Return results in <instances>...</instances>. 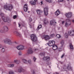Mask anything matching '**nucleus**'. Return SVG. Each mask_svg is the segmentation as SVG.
<instances>
[{
  "mask_svg": "<svg viewBox=\"0 0 74 74\" xmlns=\"http://www.w3.org/2000/svg\"><path fill=\"white\" fill-rule=\"evenodd\" d=\"M0 15L1 16H2L1 18L2 19V20L5 22H11V19L8 17H5L4 16V14L3 13H0Z\"/></svg>",
  "mask_w": 74,
  "mask_h": 74,
  "instance_id": "nucleus-1",
  "label": "nucleus"
},
{
  "mask_svg": "<svg viewBox=\"0 0 74 74\" xmlns=\"http://www.w3.org/2000/svg\"><path fill=\"white\" fill-rule=\"evenodd\" d=\"M31 40L33 42H36L37 41V38L35 34H32L31 35Z\"/></svg>",
  "mask_w": 74,
  "mask_h": 74,
  "instance_id": "nucleus-2",
  "label": "nucleus"
},
{
  "mask_svg": "<svg viewBox=\"0 0 74 74\" xmlns=\"http://www.w3.org/2000/svg\"><path fill=\"white\" fill-rule=\"evenodd\" d=\"M4 42L7 43L9 45H11L12 44V42L11 40L8 38H6L4 40Z\"/></svg>",
  "mask_w": 74,
  "mask_h": 74,
  "instance_id": "nucleus-3",
  "label": "nucleus"
},
{
  "mask_svg": "<svg viewBox=\"0 0 74 74\" xmlns=\"http://www.w3.org/2000/svg\"><path fill=\"white\" fill-rule=\"evenodd\" d=\"M12 5H11L8 7H7V5H5L4 6V8L5 9V10H12L13 8Z\"/></svg>",
  "mask_w": 74,
  "mask_h": 74,
  "instance_id": "nucleus-4",
  "label": "nucleus"
},
{
  "mask_svg": "<svg viewBox=\"0 0 74 74\" xmlns=\"http://www.w3.org/2000/svg\"><path fill=\"white\" fill-rule=\"evenodd\" d=\"M44 11L45 15L47 16L48 14V8L46 7L44 8Z\"/></svg>",
  "mask_w": 74,
  "mask_h": 74,
  "instance_id": "nucleus-5",
  "label": "nucleus"
},
{
  "mask_svg": "<svg viewBox=\"0 0 74 74\" xmlns=\"http://www.w3.org/2000/svg\"><path fill=\"white\" fill-rule=\"evenodd\" d=\"M33 53V49L31 48H29L27 51V53L28 54H32Z\"/></svg>",
  "mask_w": 74,
  "mask_h": 74,
  "instance_id": "nucleus-6",
  "label": "nucleus"
},
{
  "mask_svg": "<svg viewBox=\"0 0 74 74\" xmlns=\"http://www.w3.org/2000/svg\"><path fill=\"white\" fill-rule=\"evenodd\" d=\"M55 42L54 41V40H52V41H49V43L48 44V45L50 47L51 46H52L53 45L55 44Z\"/></svg>",
  "mask_w": 74,
  "mask_h": 74,
  "instance_id": "nucleus-7",
  "label": "nucleus"
},
{
  "mask_svg": "<svg viewBox=\"0 0 74 74\" xmlns=\"http://www.w3.org/2000/svg\"><path fill=\"white\" fill-rule=\"evenodd\" d=\"M65 15L67 18H70L72 16V13L69 12L66 14Z\"/></svg>",
  "mask_w": 74,
  "mask_h": 74,
  "instance_id": "nucleus-8",
  "label": "nucleus"
},
{
  "mask_svg": "<svg viewBox=\"0 0 74 74\" xmlns=\"http://www.w3.org/2000/svg\"><path fill=\"white\" fill-rule=\"evenodd\" d=\"M42 38H44L46 40H48L50 39V37L48 35H44L42 36Z\"/></svg>",
  "mask_w": 74,
  "mask_h": 74,
  "instance_id": "nucleus-9",
  "label": "nucleus"
},
{
  "mask_svg": "<svg viewBox=\"0 0 74 74\" xmlns=\"http://www.w3.org/2000/svg\"><path fill=\"white\" fill-rule=\"evenodd\" d=\"M24 10L25 12H27L28 10V8L27 7V5L25 4L24 5Z\"/></svg>",
  "mask_w": 74,
  "mask_h": 74,
  "instance_id": "nucleus-10",
  "label": "nucleus"
},
{
  "mask_svg": "<svg viewBox=\"0 0 74 74\" xmlns=\"http://www.w3.org/2000/svg\"><path fill=\"white\" fill-rule=\"evenodd\" d=\"M23 46L22 45H19L17 47V49L18 50H22L23 49Z\"/></svg>",
  "mask_w": 74,
  "mask_h": 74,
  "instance_id": "nucleus-11",
  "label": "nucleus"
},
{
  "mask_svg": "<svg viewBox=\"0 0 74 74\" xmlns=\"http://www.w3.org/2000/svg\"><path fill=\"white\" fill-rule=\"evenodd\" d=\"M68 34L70 36H73L74 35V31H69L68 32Z\"/></svg>",
  "mask_w": 74,
  "mask_h": 74,
  "instance_id": "nucleus-12",
  "label": "nucleus"
},
{
  "mask_svg": "<svg viewBox=\"0 0 74 74\" xmlns=\"http://www.w3.org/2000/svg\"><path fill=\"white\" fill-rule=\"evenodd\" d=\"M71 24V23H70V22H69V23H68L67 22H66L65 24V27H69V26H70Z\"/></svg>",
  "mask_w": 74,
  "mask_h": 74,
  "instance_id": "nucleus-13",
  "label": "nucleus"
},
{
  "mask_svg": "<svg viewBox=\"0 0 74 74\" xmlns=\"http://www.w3.org/2000/svg\"><path fill=\"white\" fill-rule=\"evenodd\" d=\"M60 14V12H59V10H58L55 13V15L56 16H58L59 14Z\"/></svg>",
  "mask_w": 74,
  "mask_h": 74,
  "instance_id": "nucleus-14",
  "label": "nucleus"
},
{
  "mask_svg": "<svg viewBox=\"0 0 74 74\" xmlns=\"http://www.w3.org/2000/svg\"><path fill=\"white\" fill-rule=\"evenodd\" d=\"M52 49L53 50L55 51V50H56L58 49V46L55 45H53Z\"/></svg>",
  "mask_w": 74,
  "mask_h": 74,
  "instance_id": "nucleus-15",
  "label": "nucleus"
},
{
  "mask_svg": "<svg viewBox=\"0 0 74 74\" xmlns=\"http://www.w3.org/2000/svg\"><path fill=\"white\" fill-rule=\"evenodd\" d=\"M49 57H45L43 58L44 60H46V61H49Z\"/></svg>",
  "mask_w": 74,
  "mask_h": 74,
  "instance_id": "nucleus-16",
  "label": "nucleus"
},
{
  "mask_svg": "<svg viewBox=\"0 0 74 74\" xmlns=\"http://www.w3.org/2000/svg\"><path fill=\"white\" fill-rule=\"evenodd\" d=\"M18 71L19 73H21L23 71L22 68L21 67H19L18 69Z\"/></svg>",
  "mask_w": 74,
  "mask_h": 74,
  "instance_id": "nucleus-17",
  "label": "nucleus"
},
{
  "mask_svg": "<svg viewBox=\"0 0 74 74\" xmlns=\"http://www.w3.org/2000/svg\"><path fill=\"white\" fill-rule=\"evenodd\" d=\"M36 12H37V14L38 15H40L41 13V12H42L41 11V10H36Z\"/></svg>",
  "mask_w": 74,
  "mask_h": 74,
  "instance_id": "nucleus-18",
  "label": "nucleus"
},
{
  "mask_svg": "<svg viewBox=\"0 0 74 74\" xmlns=\"http://www.w3.org/2000/svg\"><path fill=\"white\" fill-rule=\"evenodd\" d=\"M29 3L32 5H35L36 4V2L34 1H30L29 2Z\"/></svg>",
  "mask_w": 74,
  "mask_h": 74,
  "instance_id": "nucleus-19",
  "label": "nucleus"
},
{
  "mask_svg": "<svg viewBox=\"0 0 74 74\" xmlns=\"http://www.w3.org/2000/svg\"><path fill=\"white\" fill-rule=\"evenodd\" d=\"M4 32H7L8 30V27L6 26H5L4 27Z\"/></svg>",
  "mask_w": 74,
  "mask_h": 74,
  "instance_id": "nucleus-20",
  "label": "nucleus"
},
{
  "mask_svg": "<svg viewBox=\"0 0 74 74\" xmlns=\"http://www.w3.org/2000/svg\"><path fill=\"white\" fill-rule=\"evenodd\" d=\"M14 34H17V35H18V36H19L20 37H21V34H20L18 33V32H16V31L14 32Z\"/></svg>",
  "mask_w": 74,
  "mask_h": 74,
  "instance_id": "nucleus-21",
  "label": "nucleus"
},
{
  "mask_svg": "<svg viewBox=\"0 0 74 74\" xmlns=\"http://www.w3.org/2000/svg\"><path fill=\"white\" fill-rule=\"evenodd\" d=\"M55 23H56V22L55 23V21H51L50 22V25H54Z\"/></svg>",
  "mask_w": 74,
  "mask_h": 74,
  "instance_id": "nucleus-22",
  "label": "nucleus"
},
{
  "mask_svg": "<svg viewBox=\"0 0 74 74\" xmlns=\"http://www.w3.org/2000/svg\"><path fill=\"white\" fill-rule=\"evenodd\" d=\"M14 62L18 64H19V63H20V61H19V60H16L14 61Z\"/></svg>",
  "mask_w": 74,
  "mask_h": 74,
  "instance_id": "nucleus-23",
  "label": "nucleus"
},
{
  "mask_svg": "<svg viewBox=\"0 0 74 74\" xmlns=\"http://www.w3.org/2000/svg\"><path fill=\"white\" fill-rule=\"evenodd\" d=\"M69 47L70 49H74V48L73 47V45H72V43H70Z\"/></svg>",
  "mask_w": 74,
  "mask_h": 74,
  "instance_id": "nucleus-24",
  "label": "nucleus"
},
{
  "mask_svg": "<svg viewBox=\"0 0 74 74\" xmlns=\"http://www.w3.org/2000/svg\"><path fill=\"white\" fill-rule=\"evenodd\" d=\"M44 23L46 25L48 24V20L45 19L44 20Z\"/></svg>",
  "mask_w": 74,
  "mask_h": 74,
  "instance_id": "nucleus-25",
  "label": "nucleus"
},
{
  "mask_svg": "<svg viewBox=\"0 0 74 74\" xmlns=\"http://www.w3.org/2000/svg\"><path fill=\"white\" fill-rule=\"evenodd\" d=\"M64 40H61L60 43H61V47H62L63 46V45H64Z\"/></svg>",
  "mask_w": 74,
  "mask_h": 74,
  "instance_id": "nucleus-26",
  "label": "nucleus"
},
{
  "mask_svg": "<svg viewBox=\"0 0 74 74\" xmlns=\"http://www.w3.org/2000/svg\"><path fill=\"white\" fill-rule=\"evenodd\" d=\"M8 67H13L14 66V64H10L8 65Z\"/></svg>",
  "mask_w": 74,
  "mask_h": 74,
  "instance_id": "nucleus-27",
  "label": "nucleus"
},
{
  "mask_svg": "<svg viewBox=\"0 0 74 74\" xmlns=\"http://www.w3.org/2000/svg\"><path fill=\"white\" fill-rule=\"evenodd\" d=\"M41 27H42V25H39L38 27L37 28V30H38L40 29H41Z\"/></svg>",
  "mask_w": 74,
  "mask_h": 74,
  "instance_id": "nucleus-28",
  "label": "nucleus"
},
{
  "mask_svg": "<svg viewBox=\"0 0 74 74\" xmlns=\"http://www.w3.org/2000/svg\"><path fill=\"white\" fill-rule=\"evenodd\" d=\"M22 61L23 63H26V64H27V61L26 60V59H23L22 60Z\"/></svg>",
  "mask_w": 74,
  "mask_h": 74,
  "instance_id": "nucleus-29",
  "label": "nucleus"
},
{
  "mask_svg": "<svg viewBox=\"0 0 74 74\" xmlns=\"http://www.w3.org/2000/svg\"><path fill=\"white\" fill-rule=\"evenodd\" d=\"M54 36L55 34H51L50 36V38H52V37H54Z\"/></svg>",
  "mask_w": 74,
  "mask_h": 74,
  "instance_id": "nucleus-30",
  "label": "nucleus"
},
{
  "mask_svg": "<svg viewBox=\"0 0 74 74\" xmlns=\"http://www.w3.org/2000/svg\"><path fill=\"white\" fill-rule=\"evenodd\" d=\"M64 36L65 38H68V34H67L66 33H65Z\"/></svg>",
  "mask_w": 74,
  "mask_h": 74,
  "instance_id": "nucleus-31",
  "label": "nucleus"
},
{
  "mask_svg": "<svg viewBox=\"0 0 74 74\" xmlns=\"http://www.w3.org/2000/svg\"><path fill=\"white\" fill-rule=\"evenodd\" d=\"M56 37L58 38H60V37H61V36H60V35L59 34H57L56 35Z\"/></svg>",
  "mask_w": 74,
  "mask_h": 74,
  "instance_id": "nucleus-32",
  "label": "nucleus"
},
{
  "mask_svg": "<svg viewBox=\"0 0 74 74\" xmlns=\"http://www.w3.org/2000/svg\"><path fill=\"white\" fill-rule=\"evenodd\" d=\"M66 22H68V23L70 22V23H71V21H70V19H66Z\"/></svg>",
  "mask_w": 74,
  "mask_h": 74,
  "instance_id": "nucleus-33",
  "label": "nucleus"
},
{
  "mask_svg": "<svg viewBox=\"0 0 74 74\" xmlns=\"http://www.w3.org/2000/svg\"><path fill=\"white\" fill-rule=\"evenodd\" d=\"M45 1L47 2L48 3H51L52 2V0H45Z\"/></svg>",
  "mask_w": 74,
  "mask_h": 74,
  "instance_id": "nucleus-34",
  "label": "nucleus"
},
{
  "mask_svg": "<svg viewBox=\"0 0 74 74\" xmlns=\"http://www.w3.org/2000/svg\"><path fill=\"white\" fill-rule=\"evenodd\" d=\"M40 56H44L45 55V53H42L40 54Z\"/></svg>",
  "mask_w": 74,
  "mask_h": 74,
  "instance_id": "nucleus-35",
  "label": "nucleus"
},
{
  "mask_svg": "<svg viewBox=\"0 0 74 74\" xmlns=\"http://www.w3.org/2000/svg\"><path fill=\"white\" fill-rule=\"evenodd\" d=\"M5 51V49H4V48H2L1 50V52H4Z\"/></svg>",
  "mask_w": 74,
  "mask_h": 74,
  "instance_id": "nucleus-36",
  "label": "nucleus"
},
{
  "mask_svg": "<svg viewBox=\"0 0 74 74\" xmlns=\"http://www.w3.org/2000/svg\"><path fill=\"white\" fill-rule=\"evenodd\" d=\"M9 74H14V72L12 71H9Z\"/></svg>",
  "mask_w": 74,
  "mask_h": 74,
  "instance_id": "nucleus-37",
  "label": "nucleus"
},
{
  "mask_svg": "<svg viewBox=\"0 0 74 74\" xmlns=\"http://www.w3.org/2000/svg\"><path fill=\"white\" fill-rule=\"evenodd\" d=\"M4 31H3V30L2 29L0 30V33H4Z\"/></svg>",
  "mask_w": 74,
  "mask_h": 74,
  "instance_id": "nucleus-38",
  "label": "nucleus"
},
{
  "mask_svg": "<svg viewBox=\"0 0 74 74\" xmlns=\"http://www.w3.org/2000/svg\"><path fill=\"white\" fill-rule=\"evenodd\" d=\"M27 62V63H29V64H30V63H32V61H31V60H28V61Z\"/></svg>",
  "mask_w": 74,
  "mask_h": 74,
  "instance_id": "nucleus-39",
  "label": "nucleus"
},
{
  "mask_svg": "<svg viewBox=\"0 0 74 74\" xmlns=\"http://www.w3.org/2000/svg\"><path fill=\"white\" fill-rule=\"evenodd\" d=\"M33 59L34 61L35 62L36 60V58H35V57H34L33 58Z\"/></svg>",
  "mask_w": 74,
  "mask_h": 74,
  "instance_id": "nucleus-40",
  "label": "nucleus"
},
{
  "mask_svg": "<svg viewBox=\"0 0 74 74\" xmlns=\"http://www.w3.org/2000/svg\"><path fill=\"white\" fill-rule=\"evenodd\" d=\"M67 69L68 70H70V69H71V67H70V66H68L67 67Z\"/></svg>",
  "mask_w": 74,
  "mask_h": 74,
  "instance_id": "nucleus-41",
  "label": "nucleus"
},
{
  "mask_svg": "<svg viewBox=\"0 0 74 74\" xmlns=\"http://www.w3.org/2000/svg\"><path fill=\"white\" fill-rule=\"evenodd\" d=\"M17 17V16L16 15L14 16H13V18L14 19H16V17Z\"/></svg>",
  "mask_w": 74,
  "mask_h": 74,
  "instance_id": "nucleus-42",
  "label": "nucleus"
},
{
  "mask_svg": "<svg viewBox=\"0 0 74 74\" xmlns=\"http://www.w3.org/2000/svg\"><path fill=\"white\" fill-rule=\"evenodd\" d=\"M63 1V0H58V2H59V3H60V2H62Z\"/></svg>",
  "mask_w": 74,
  "mask_h": 74,
  "instance_id": "nucleus-43",
  "label": "nucleus"
},
{
  "mask_svg": "<svg viewBox=\"0 0 74 74\" xmlns=\"http://www.w3.org/2000/svg\"><path fill=\"white\" fill-rule=\"evenodd\" d=\"M18 55H19L21 56L22 55V53H21V52H19L18 53Z\"/></svg>",
  "mask_w": 74,
  "mask_h": 74,
  "instance_id": "nucleus-44",
  "label": "nucleus"
},
{
  "mask_svg": "<svg viewBox=\"0 0 74 74\" xmlns=\"http://www.w3.org/2000/svg\"><path fill=\"white\" fill-rule=\"evenodd\" d=\"M29 22H31V21H32V18H30L29 19Z\"/></svg>",
  "mask_w": 74,
  "mask_h": 74,
  "instance_id": "nucleus-45",
  "label": "nucleus"
},
{
  "mask_svg": "<svg viewBox=\"0 0 74 74\" xmlns=\"http://www.w3.org/2000/svg\"><path fill=\"white\" fill-rule=\"evenodd\" d=\"M64 56V54H63L62 56L61 57V58H63V56Z\"/></svg>",
  "mask_w": 74,
  "mask_h": 74,
  "instance_id": "nucleus-46",
  "label": "nucleus"
},
{
  "mask_svg": "<svg viewBox=\"0 0 74 74\" xmlns=\"http://www.w3.org/2000/svg\"><path fill=\"white\" fill-rule=\"evenodd\" d=\"M53 74H59L58 73L55 72Z\"/></svg>",
  "mask_w": 74,
  "mask_h": 74,
  "instance_id": "nucleus-47",
  "label": "nucleus"
},
{
  "mask_svg": "<svg viewBox=\"0 0 74 74\" xmlns=\"http://www.w3.org/2000/svg\"><path fill=\"white\" fill-rule=\"evenodd\" d=\"M33 74H35V72H34V71H33Z\"/></svg>",
  "mask_w": 74,
  "mask_h": 74,
  "instance_id": "nucleus-48",
  "label": "nucleus"
},
{
  "mask_svg": "<svg viewBox=\"0 0 74 74\" xmlns=\"http://www.w3.org/2000/svg\"><path fill=\"white\" fill-rule=\"evenodd\" d=\"M2 47V45L0 44V48H1Z\"/></svg>",
  "mask_w": 74,
  "mask_h": 74,
  "instance_id": "nucleus-49",
  "label": "nucleus"
},
{
  "mask_svg": "<svg viewBox=\"0 0 74 74\" xmlns=\"http://www.w3.org/2000/svg\"><path fill=\"white\" fill-rule=\"evenodd\" d=\"M72 22H73V23H74V20H72Z\"/></svg>",
  "mask_w": 74,
  "mask_h": 74,
  "instance_id": "nucleus-50",
  "label": "nucleus"
},
{
  "mask_svg": "<svg viewBox=\"0 0 74 74\" xmlns=\"http://www.w3.org/2000/svg\"><path fill=\"white\" fill-rule=\"evenodd\" d=\"M19 27H21V24L19 23L18 24Z\"/></svg>",
  "mask_w": 74,
  "mask_h": 74,
  "instance_id": "nucleus-51",
  "label": "nucleus"
},
{
  "mask_svg": "<svg viewBox=\"0 0 74 74\" xmlns=\"http://www.w3.org/2000/svg\"><path fill=\"white\" fill-rule=\"evenodd\" d=\"M40 3H41V5H42V1H41Z\"/></svg>",
  "mask_w": 74,
  "mask_h": 74,
  "instance_id": "nucleus-52",
  "label": "nucleus"
},
{
  "mask_svg": "<svg viewBox=\"0 0 74 74\" xmlns=\"http://www.w3.org/2000/svg\"><path fill=\"white\" fill-rule=\"evenodd\" d=\"M64 23V21H62V24H63V23Z\"/></svg>",
  "mask_w": 74,
  "mask_h": 74,
  "instance_id": "nucleus-53",
  "label": "nucleus"
},
{
  "mask_svg": "<svg viewBox=\"0 0 74 74\" xmlns=\"http://www.w3.org/2000/svg\"><path fill=\"white\" fill-rule=\"evenodd\" d=\"M37 49H34V51H37Z\"/></svg>",
  "mask_w": 74,
  "mask_h": 74,
  "instance_id": "nucleus-54",
  "label": "nucleus"
},
{
  "mask_svg": "<svg viewBox=\"0 0 74 74\" xmlns=\"http://www.w3.org/2000/svg\"><path fill=\"white\" fill-rule=\"evenodd\" d=\"M34 0V1H37V0Z\"/></svg>",
  "mask_w": 74,
  "mask_h": 74,
  "instance_id": "nucleus-55",
  "label": "nucleus"
},
{
  "mask_svg": "<svg viewBox=\"0 0 74 74\" xmlns=\"http://www.w3.org/2000/svg\"><path fill=\"white\" fill-rule=\"evenodd\" d=\"M0 22H1V19H0Z\"/></svg>",
  "mask_w": 74,
  "mask_h": 74,
  "instance_id": "nucleus-56",
  "label": "nucleus"
},
{
  "mask_svg": "<svg viewBox=\"0 0 74 74\" xmlns=\"http://www.w3.org/2000/svg\"><path fill=\"white\" fill-rule=\"evenodd\" d=\"M28 13H29V12H30L29 11H28Z\"/></svg>",
  "mask_w": 74,
  "mask_h": 74,
  "instance_id": "nucleus-57",
  "label": "nucleus"
},
{
  "mask_svg": "<svg viewBox=\"0 0 74 74\" xmlns=\"http://www.w3.org/2000/svg\"><path fill=\"white\" fill-rule=\"evenodd\" d=\"M31 27H30V28H31V27H32V26H31V25H30Z\"/></svg>",
  "mask_w": 74,
  "mask_h": 74,
  "instance_id": "nucleus-58",
  "label": "nucleus"
},
{
  "mask_svg": "<svg viewBox=\"0 0 74 74\" xmlns=\"http://www.w3.org/2000/svg\"><path fill=\"white\" fill-rule=\"evenodd\" d=\"M67 0V1H70V0Z\"/></svg>",
  "mask_w": 74,
  "mask_h": 74,
  "instance_id": "nucleus-59",
  "label": "nucleus"
},
{
  "mask_svg": "<svg viewBox=\"0 0 74 74\" xmlns=\"http://www.w3.org/2000/svg\"><path fill=\"white\" fill-rule=\"evenodd\" d=\"M61 64H62V62H61Z\"/></svg>",
  "mask_w": 74,
  "mask_h": 74,
  "instance_id": "nucleus-60",
  "label": "nucleus"
}]
</instances>
